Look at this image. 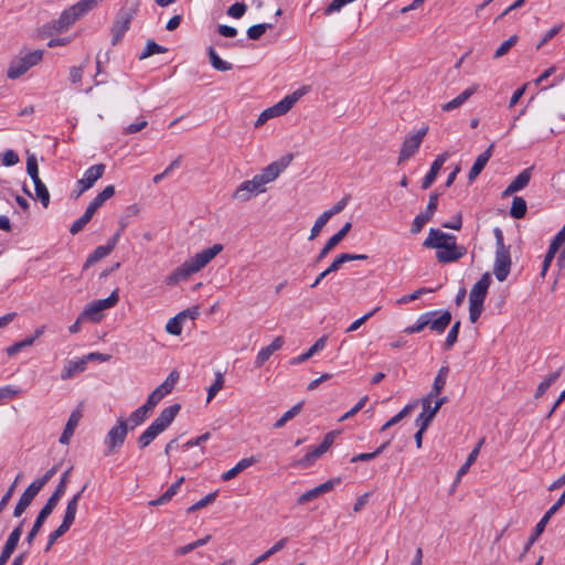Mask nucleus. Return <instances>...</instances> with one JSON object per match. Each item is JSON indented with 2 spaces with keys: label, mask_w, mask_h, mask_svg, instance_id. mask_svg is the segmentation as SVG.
<instances>
[{
  "label": "nucleus",
  "mask_w": 565,
  "mask_h": 565,
  "mask_svg": "<svg viewBox=\"0 0 565 565\" xmlns=\"http://www.w3.org/2000/svg\"><path fill=\"white\" fill-rule=\"evenodd\" d=\"M222 244H214L212 247L196 253L194 256L185 260L167 278L169 285L177 284L180 280L188 279L191 275L203 269L215 256L223 250Z\"/></svg>",
  "instance_id": "nucleus-1"
},
{
  "label": "nucleus",
  "mask_w": 565,
  "mask_h": 565,
  "mask_svg": "<svg viewBox=\"0 0 565 565\" xmlns=\"http://www.w3.org/2000/svg\"><path fill=\"white\" fill-rule=\"evenodd\" d=\"M180 411L179 404L166 407L151 425L139 436L137 443L139 448L148 447L161 433H163L173 422Z\"/></svg>",
  "instance_id": "nucleus-2"
},
{
  "label": "nucleus",
  "mask_w": 565,
  "mask_h": 565,
  "mask_svg": "<svg viewBox=\"0 0 565 565\" xmlns=\"http://www.w3.org/2000/svg\"><path fill=\"white\" fill-rule=\"evenodd\" d=\"M103 1L104 0H79L75 4L65 9L61 13L60 18L52 22L51 28L57 33L67 31L78 19L84 17Z\"/></svg>",
  "instance_id": "nucleus-3"
},
{
  "label": "nucleus",
  "mask_w": 565,
  "mask_h": 565,
  "mask_svg": "<svg viewBox=\"0 0 565 565\" xmlns=\"http://www.w3.org/2000/svg\"><path fill=\"white\" fill-rule=\"evenodd\" d=\"M491 282L489 273H484L482 277L472 286L469 294V319L476 323L483 310V302L488 294Z\"/></svg>",
  "instance_id": "nucleus-4"
},
{
  "label": "nucleus",
  "mask_w": 565,
  "mask_h": 565,
  "mask_svg": "<svg viewBox=\"0 0 565 565\" xmlns=\"http://www.w3.org/2000/svg\"><path fill=\"white\" fill-rule=\"evenodd\" d=\"M119 301L118 289H115L106 299L95 300L88 303L79 315V320L99 322L104 318V311L115 307Z\"/></svg>",
  "instance_id": "nucleus-5"
},
{
  "label": "nucleus",
  "mask_w": 565,
  "mask_h": 565,
  "mask_svg": "<svg viewBox=\"0 0 565 565\" xmlns=\"http://www.w3.org/2000/svg\"><path fill=\"white\" fill-rule=\"evenodd\" d=\"M137 12V6L129 9H120L111 25V44L117 45L130 28V23Z\"/></svg>",
  "instance_id": "nucleus-6"
},
{
  "label": "nucleus",
  "mask_w": 565,
  "mask_h": 565,
  "mask_svg": "<svg viewBox=\"0 0 565 565\" xmlns=\"http://www.w3.org/2000/svg\"><path fill=\"white\" fill-rule=\"evenodd\" d=\"M43 58V51L36 50L29 52L24 56L10 63L7 75L11 79L19 78L25 74L32 66L39 64Z\"/></svg>",
  "instance_id": "nucleus-7"
},
{
  "label": "nucleus",
  "mask_w": 565,
  "mask_h": 565,
  "mask_svg": "<svg viewBox=\"0 0 565 565\" xmlns=\"http://www.w3.org/2000/svg\"><path fill=\"white\" fill-rule=\"evenodd\" d=\"M128 429L127 420L122 417L118 418L117 424L110 428L104 440L107 447L106 456L115 454L124 445Z\"/></svg>",
  "instance_id": "nucleus-8"
},
{
  "label": "nucleus",
  "mask_w": 565,
  "mask_h": 565,
  "mask_svg": "<svg viewBox=\"0 0 565 565\" xmlns=\"http://www.w3.org/2000/svg\"><path fill=\"white\" fill-rule=\"evenodd\" d=\"M428 126L422 127L419 130H417L415 134L406 137L402 143L397 164L403 163L404 161L412 158L419 149L423 139L427 135Z\"/></svg>",
  "instance_id": "nucleus-9"
},
{
  "label": "nucleus",
  "mask_w": 565,
  "mask_h": 565,
  "mask_svg": "<svg viewBox=\"0 0 565 565\" xmlns=\"http://www.w3.org/2000/svg\"><path fill=\"white\" fill-rule=\"evenodd\" d=\"M105 164L98 163L89 167L82 179H79L76 183V198L82 195L85 191L89 190L94 186L95 182L100 179L105 172Z\"/></svg>",
  "instance_id": "nucleus-10"
},
{
  "label": "nucleus",
  "mask_w": 565,
  "mask_h": 565,
  "mask_svg": "<svg viewBox=\"0 0 565 565\" xmlns=\"http://www.w3.org/2000/svg\"><path fill=\"white\" fill-rule=\"evenodd\" d=\"M437 205H438V194L431 193L429 195V200H428L426 210L423 211V213H419L418 215H416V217L414 218V221L412 223L411 232L413 234L419 233L423 230V227L425 226V224L431 220V217L434 216V214L437 210Z\"/></svg>",
  "instance_id": "nucleus-11"
},
{
  "label": "nucleus",
  "mask_w": 565,
  "mask_h": 565,
  "mask_svg": "<svg viewBox=\"0 0 565 565\" xmlns=\"http://www.w3.org/2000/svg\"><path fill=\"white\" fill-rule=\"evenodd\" d=\"M265 190L262 188L257 179L254 177L252 180L242 182L233 193V198L241 202H247L252 198L264 193Z\"/></svg>",
  "instance_id": "nucleus-12"
},
{
  "label": "nucleus",
  "mask_w": 565,
  "mask_h": 565,
  "mask_svg": "<svg viewBox=\"0 0 565 565\" xmlns=\"http://www.w3.org/2000/svg\"><path fill=\"white\" fill-rule=\"evenodd\" d=\"M467 253L466 247L458 246L457 241H451L447 246L437 249L436 258L440 264L457 262Z\"/></svg>",
  "instance_id": "nucleus-13"
},
{
  "label": "nucleus",
  "mask_w": 565,
  "mask_h": 565,
  "mask_svg": "<svg viewBox=\"0 0 565 565\" xmlns=\"http://www.w3.org/2000/svg\"><path fill=\"white\" fill-rule=\"evenodd\" d=\"M451 241H457L455 235L444 233L440 230L430 228L427 238L423 243V246L426 248L441 249Z\"/></svg>",
  "instance_id": "nucleus-14"
},
{
  "label": "nucleus",
  "mask_w": 565,
  "mask_h": 565,
  "mask_svg": "<svg viewBox=\"0 0 565 565\" xmlns=\"http://www.w3.org/2000/svg\"><path fill=\"white\" fill-rule=\"evenodd\" d=\"M282 171V163L279 161L271 162L266 168H264L258 174L254 175L262 188L267 191V185L274 182Z\"/></svg>",
  "instance_id": "nucleus-15"
},
{
  "label": "nucleus",
  "mask_w": 565,
  "mask_h": 565,
  "mask_svg": "<svg viewBox=\"0 0 565 565\" xmlns=\"http://www.w3.org/2000/svg\"><path fill=\"white\" fill-rule=\"evenodd\" d=\"M340 482V479H330L321 484H319L318 487L302 493L298 500H297V503L298 504H305L309 501H312L315 499H317L318 497L327 493V492H330L335 484H338Z\"/></svg>",
  "instance_id": "nucleus-16"
},
{
  "label": "nucleus",
  "mask_w": 565,
  "mask_h": 565,
  "mask_svg": "<svg viewBox=\"0 0 565 565\" xmlns=\"http://www.w3.org/2000/svg\"><path fill=\"white\" fill-rule=\"evenodd\" d=\"M55 507H56V504H54V502H51L50 500H47L45 505L41 509V511L39 512V514H38V516L35 519V522H34L31 531L29 532V534L26 536V542H28L29 545H32L34 537L38 535V533L40 532V530H41L42 525L44 524L45 520L53 512Z\"/></svg>",
  "instance_id": "nucleus-17"
},
{
  "label": "nucleus",
  "mask_w": 565,
  "mask_h": 565,
  "mask_svg": "<svg viewBox=\"0 0 565 565\" xmlns=\"http://www.w3.org/2000/svg\"><path fill=\"white\" fill-rule=\"evenodd\" d=\"M85 489H86V486H84L77 493H75L67 502L65 514H64L63 521L61 523V525L66 527L67 530L71 529V526L73 525V523L75 521L77 509H78V503L82 499V495H83V492L85 491Z\"/></svg>",
  "instance_id": "nucleus-18"
},
{
  "label": "nucleus",
  "mask_w": 565,
  "mask_h": 565,
  "mask_svg": "<svg viewBox=\"0 0 565 565\" xmlns=\"http://www.w3.org/2000/svg\"><path fill=\"white\" fill-rule=\"evenodd\" d=\"M511 269L510 253H495L493 274L499 281H504Z\"/></svg>",
  "instance_id": "nucleus-19"
},
{
  "label": "nucleus",
  "mask_w": 565,
  "mask_h": 565,
  "mask_svg": "<svg viewBox=\"0 0 565 565\" xmlns=\"http://www.w3.org/2000/svg\"><path fill=\"white\" fill-rule=\"evenodd\" d=\"M351 227L352 224L347 222L339 232L331 236L323 248L320 250L317 257V262L322 260L347 236Z\"/></svg>",
  "instance_id": "nucleus-20"
},
{
  "label": "nucleus",
  "mask_w": 565,
  "mask_h": 565,
  "mask_svg": "<svg viewBox=\"0 0 565 565\" xmlns=\"http://www.w3.org/2000/svg\"><path fill=\"white\" fill-rule=\"evenodd\" d=\"M493 149H494V145L491 143L481 154H479L477 157L473 166L471 167V169L469 171L468 178H469L470 182H472L484 169V167L487 166L488 161L490 160V158L492 156Z\"/></svg>",
  "instance_id": "nucleus-21"
},
{
  "label": "nucleus",
  "mask_w": 565,
  "mask_h": 565,
  "mask_svg": "<svg viewBox=\"0 0 565 565\" xmlns=\"http://www.w3.org/2000/svg\"><path fill=\"white\" fill-rule=\"evenodd\" d=\"M87 367L86 360L84 356L78 360L66 361L61 372L62 380H68L74 377L76 374L84 372Z\"/></svg>",
  "instance_id": "nucleus-22"
},
{
  "label": "nucleus",
  "mask_w": 565,
  "mask_h": 565,
  "mask_svg": "<svg viewBox=\"0 0 565 565\" xmlns=\"http://www.w3.org/2000/svg\"><path fill=\"white\" fill-rule=\"evenodd\" d=\"M447 158H448V153L445 152V153L439 154L435 159V161L433 162V164L430 167V170L428 171V173L425 175V178L423 180L422 188L424 190H427L428 188H430L431 184L435 182L437 174L439 173V171H440L443 164L445 163V161L447 160Z\"/></svg>",
  "instance_id": "nucleus-23"
},
{
  "label": "nucleus",
  "mask_w": 565,
  "mask_h": 565,
  "mask_svg": "<svg viewBox=\"0 0 565 565\" xmlns=\"http://www.w3.org/2000/svg\"><path fill=\"white\" fill-rule=\"evenodd\" d=\"M565 503V491L557 499V501L546 511L543 518L539 521L535 526V536H540L544 530L550 519L564 505Z\"/></svg>",
  "instance_id": "nucleus-24"
},
{
  "label": "nucleus",
  "mask_w": 565,
  "mask_h": 565,
  "mask_svg": "<svg viewBox=\"0 0 565 565\" xmlns=\"http://www.w3.org/2000/svg\"><path fill=\"white\" fill-rule=\"evenodd\" d=\"M478 87L479 86L477 84L468 87L462 93H460L456 98H454L452 100L444 104L441 106V109L444 111H451V110H454L456 108H459L461 105H463L478 90Z\"/></svg>",
  "instance_id": "nucleus-25"
},
{
  "label": "nucleus",
  "mask_w": 565,
  "mask_h": 565,
  "mask_svg": "<svg viewBox=\"0 0 565 565\" xmlns=\"http://www.w3.org/2000/svg\"><path fill=\"white\" fill-rule=\"evenodd\" d=\"M81 417H82V414L78 411H75L70 415L68 420L65 425L64 431L62 433L60 440H58L62 445L70 444L71 438L74 435L76 427L78 426Z\"/></svg>",
  "instance_id": "nucleus-26"
},
{
  "label": "nucleus",
  "mask_w": 565,
  "mask_h": 565,
  "mask_svg": "<svg viewBox=\"0 0 565 565\" xmlns=\"http://www.w3.org/2000/svg\"><path fill=\"white\" fill-rule=\"evenodd\" d=\"M282 347V340L280 337H277L268 347L263 348L255 360V366L260 367L264 365L269 358L274 354V352L278 351Z\"/></svg>",
  "instance_id": "nucleus-27"
},
{
  "label": "nucleus",
  "mask_w": 565,
  "mask_h": 565,
  "mask_svg": "<svg viewBox=\"0 0 565 565\" xmlns=\"http://www.w3.org/2000/svg\"><path fill=\"white\" fill-rule=\"evenodd\" d=\"M435 317L436 316H429L428 327L431 331L443 333L451 322V313L446 310L439 317Z\"/></svg>",
  "instance_id": "nucleus-28"
},
{
  "label": "nucleus",
  "mask_w": 565,
  "mask_h": 565,
  "mask_svg": "<svg viewBox=\"0 0 565 565\" xmlns=\"http://www.w3.org/2000/svg\"><path fill=\"white\" fill-rule=\"evenodd\" d=\"M255 462H256V459L254 457L243 458L232 469L224 472L222 475V479L224 481H228V480L235 478L238 473H241L248 467L253 466Z\"/></svg>",
  "instance_id": "nucleus-29"
},
{
  "label": "nucleus",
  "mask_w": 565,
  "mask_h": 565,
  "mask_svg": "<svg viewBox=\"0 0 565 565\" xmlns=\"http://www.w3.org/2000/svg\"><path fill=\"white\" fill-rule=\"evenodd\" d=\"M152 411L145 404L134 411L127 420V425L130 424V429L141 425L149 416Z\"/></svg>",
  "instance_id": "nucleus-30"
},
{
  "label": "nucleus",
  "mask_w": 565,
  "mask_h": 565,
  "mask_svg": "<svg viewBox=\"0 0 565 565\" xmlns=\"http://www.w3.org/2000/svg\"><path fill=\"white\" fill-rule=\"evenodd\" d=\"M113 249L114 248L111 247V245H108V244L96 247L94 249V252L88 255V257H87V259H86V262L84 264V269H87L88 267H90L95 263H97L100 259H103L106 256H108L113 252Z\"/></svg>",
  "instance_id": "nucleus-31"
},
{
  "label": "nucleus",
  "mask_w": 565,
  "mask_h": 565,
  "mask_svg": "<svg viewBox=\"0 0 565 565\" xmlns=\"http://www.w3.org/2000/svg\"><path fill=\"white\" fill-rule=\"evenodd\" d=\"M282 115V100L275 104L273 107L265 109L255 122V127L258 128L267 122L269 119L279 117Z\"/></svg>",
  "instance_id": "nucleus-32"
},
{
  "label": "nucleus",
  "mask_w": 565,
  "mask_h": 565,
  "mask_svg": "<svg viewBox=\"0 0 565 565\" xmlns=\"http://www.w3.org/2000/svg\"><path fill=\"white\" fill-rule=\"evenodd\" d=\"M326 344H327V337L323 335L320 339H318L316 341V343L308 349L307 352H305L301 355H299L298 358L291 360L290 363L297 364V363L305 362L306 360L310 359L315 353L323 350Z\"/></svg>",
  "instance_id": "nucleus-33"
},
{
  "label": "nucleus",
  "mask_w": 565,
  "mask_h": 565,
  "mask_svg": "<svg viewBox=\"0 0 565 565\" xmlns=\"http://www.w3.org/2000/svg\"><path fill=\"white\" fill-rule=\"evenodd\" d=\"M331 446L322 440V443L316 447L312 451L308 452L303 458H301L298 463L305 467H308L313 463L319 457H321Z\"/></svg>",
  "instance_id": "nucleus-34"
},
{
  "label": "nucleus",
  "mask_w": 565,
  "mask_h": 565,
  "mask_svg": "<svg viewBox=\"0 0 565 565\" xmlns=\"http://www.w3.org/2000/svg\"><path fill=\"white\" fill-rule=\"evenodd\" d=\"M331 446L322 440V443L316 447L312 451L308 452L303 458H301L298 463L305 467H308L313 463L319 457H321Z\"/></svg>",
  "instance_id": "nucleus-35"
},
{
  "label": "nucleus",
  "mask_w": 565,
  "mask_h": 565,
  "mask_svg": "<svg viewBox=\"0 0 565 565\" xmlns=\"http://www.w3.org/2000/svg\"><path fill=\"white\" fill-rule=\"evenodd\" d=\"M207 54H209L210 63L214 70L221 71V72H226V71H231L233 68V64L230 62L223 61L218 56V54L216 53L214 47L210 46L207 49Z\"/></svg>",
  "instance_id": "nucleus-36"
},
{
  "label": "nucleus",
  "mask_w": 565,
  "mask_h": 565,
  "mask_svg": "<svg viewBox=\"0 0 565 565\" xmlns=\"http://www.w3.org/2000/svg\"><path fill=\"white\" fill-rule=\"evenodd\" d=\"M72 468L67 469L61 477V480L55 489V491L52 493V495L49 498L51 502H54V504L57 505L61 498L65 494L67 483H68V477L71 473Z\"/></svg>",
  "instance_id": "nucleus-37"
},
{
  "label": "nucleus",
  "mask_w": 565,
  "mask_h": 565,
  "mask_svg": "<svg viewBox=\"0 0 565 565\" xmlns=\"http://www.w3.org/2000/svg\"><path fill=\"white\" fill-rule=\"evenodd\" d=\"M436 315L437 311H429L420 315L413 326L405 328L404 332L408 334L422 332L426 327H428L429 316Z\"/></svg>",
  "instance_id": "nucleus-38"
},
{
  "label": "nucleus",
  "mask_w": 565,
  "mask_h": 565,
  "mask_svg": "<svg viewBox=\"0 0 565 565\" xmlns=\"http://www.w3.org/2000/svg\"><path fill=\"white\" fill-rule=\"evenodd\" d=\"M309 92H310V86L309 85H303L300 88H298L297 90H295L294 93L285 96V114L288 110H290L295 106V104L301 97H303L306 94H308Z\"/></svg>",
  "instance_id": "nucleus-39"
},
{
  "label": "nucleus",
  "mask_w": 565,
  "mask_h": 565,
  "mask_svg": "<svg viewBox=\"0 0 565 565\" xmlns=\"http://www.w3.org/2000/svg\"><path fill=\"white\" fill-rule=\"evenodd\" d=\"M563 367H559L557 371L551 373L544 381H542L535 392V398L542 397L545 392L551 387V385L559 377Z\"/></svg>",
  "instance_id": "nucleus-40"
},
{
  "label": "nucleus",
  "mask_w": 565,
  "mask_h": 565,
  "mask_svg": "<svg viewBox=\"0 0 565 565\" xmlns=\"http://www.w3.org/2000/svg\"><path fill=\"white\" fill-rule=\"evenodd\" d=\"M526 214V202L521 196H515L512 201L510 215L516 220L524 217Z\"/></svg>",
  "instance_id": "nucleus-41"
},
{
  "label": "nucleus",
  "mask_w": 565,
  "mask_h": 565,
  "mask_svg": "<svg viewBox=\"0 0 565 565\" xmlns=\"http://www.w3.org/2000/svg\"><path fill=\"white\" fill-rule=\"evenodd\" d=\"M178 379H179L178 372L172 371L168 375V377L164 380V382L157 387V391H159V393L166 397L173 390Z\"/></svg>",
  "instance_id": "nucleus-42"
},
{
  "label": "nucleus",
  "mask_w": 565,
  "mask_h": 565,
  "mask_svg": "<svg viewBox=\"0 0 565 565\" xmlns=\"http://www.w3.org/2000/svg\"><path fill=\"white\" fill-rule=\"evenodd\" d=\"M415 407V404L406 405L402 411H399L395 416H393L390 420H387L381 428V431H385L390 427L398 424L403 418H405Z\"/></svg>",
  "instance_id": "nucleus-43"
},
{
  "label": "nucleus",
  "mask_w": 565,
  "mask_h": 565,
  "mask_svg": "<svg viewBox=\"0 0 565 565\" xmlns=\"http://www.w3.org/2000/svg\"><path fill=\"white\" fill-rule=\"evenodd\" d=\"M436 414L431 409V404H429V408H423V412L417 416L415 420L416 426H422V430H426Z\"/></svg>",
  "instance_id": "nucleus-44"
},
{
  "label": "nucleus",
  "mask_w": 565,
  "mask_h": 565,
  "mask_svg": "<svg viewBox=\"0 0 565 565\" xmlns=\"http://www.w3.org/2000/svg\"><path fill=\"white\" fill-rule=\"evenodd\" d=\"M35 186L36 198L41 201L44 207H47L50 204V193L46 185L40 180L33 181Z\"/></svg>",
  "instance_id": "nucleus-45"
},
{
  "label": "nucleus",
  "mask_w": 565,
  "mask_h": 565,
  "mask_svg": "<svg viewBox=\"0 0 565 565\" xmlns=\"http://www.w3.org/2000/svg\"><path fill=\"white\" fill-rule=\"evenodd\" d=\"M532 170H533V168L524 169V170H523L520 174H518V175L515 177V179L511 182V183L515 186V189H516L518 191H520V190L524 189V188L529 184V182H530V180H531V175H532Z\"/></svg>",
  "instance_id": "nucleus-46"
},
{
  "label": "nucleus",
  "mask_w": 565,
  "mask_h": 565,
  "mask_svg": "<svg viewBox=\"0 0 565 565\" xmlns=\"http://www.w3.org/2000/svg\"><path fill=\"white\" fill-rule=\"evenodd\" d=\"M167 49L157 44L153 41H148L143 52L139 55V60H145L153 54L166 53Z\"/></svg>",
  "instance_id": "nucleus-47"
},
{
  "label": "nucleus",
  "mask_w": 565,
  "mask_h": 565,
  "mask_svg": "<svg viewBox=\"0 0 565 565\" xmlns=\"http://www.w3.org/2000/svg\"><path fill=\"white\" fill-rule=\"evenodd\" d=\"M216 497H217V492L209 493L203 499L199 500L196 503H194L191 507H189L186 509V512L188 513H194V512L205 508L206 505L213 503L215 501Z\"/></svg>",
  "instance_id": "nucleus-48"
},
{
  "label": "nucleus",
  "mask_w": 565,
  "mask_h": 565,
  "mask_svg": "<svg viewBox=\"0 0 565 565\" xmlns=\"http://www.w3.org/2000/svg\"><path fill=\"white\" fill-rule=\"evenodd\" d=\"M519 38L518 35H511L507 41H504L499 47L498 50L495 51L494 53V58H500L502 56H504L509 51L510 49L516 44Z\"/></svg>",
  "instance_id": "nucleus-49"
},
{
  "label": "nucleus",
  "mask_w": 565,
  "mask_h": 565,
  "mask_svg": "<svg viewBox=\"0 0 565 565\" xmlns=\"http://www.w3.org/2000/svg\"><path fill=\"white\" fill-rule=\"evenodd\" d=\"M330 220V217L323 212L315 222L312 228H311V232H310V235H309V239H313L316 238L320 232L322 231V228L324 227V225L328 223V221Z\"/></svg>",
  "instance_id": "nucleus-50"
},
{
  "label": "nucleus",
  "mask_w": 565,
  "mask_h": 565,
  "mask_svg": "<svg viewBox=\"0 0 565 565\" xmlns=\"http://www.w3.org/2000/svg\"><path fill=\"white\" fill-rule=\"evenodd\" d=\"M459 330H460V321H456L447 334V338L445 341L446 350L451 349L454 347V344L457 342Z\"/></svg>",
  "instance_id": "nucleus-51"
},
{
  "label": "nucleus",
  "mask_w": 565,
  "mask_h": 565,
  "mask_svg": "<svg viewBox=\"0 0 565 565\" xmlns=\"http://www.w3.org/2000/svg\"><path fill=\"white\" fill-rule=\"evenodd\" d=\"M26 171L32 181L40 180L38 160L34 154H29L26 159Z\"/></svg>",
  "instance_id": "nucleus-52"
},
{
  "label": "nucleus",
  "mask_w": 565,
  "mask_h": 565,
  "mask_svg": "<svg viewBox=\"0 0 565 565\" xmlns=\"http://www.w3.org/2000/svg\"><path fill=\"white\" fill-rule=\"evenodd\" d=\"M224 377L221 373H216L214 383L209 387L207 391V403L223 388Z\"/></svg>",
  "instance_id": "nucleus-53"
},
{
  "label": "nucleus",
  "mask_w": 565,
  "mask_h": 565,
  "mask_svg": "<svg viewBox=\"0 0 565 565\" xmlns=\"http://www.w3.org/2000/svg\"><path fill=\"white\" fill-rule=\"evenodd\" d=\"M22 535V524H19L13 531L9 534L8 540L4 544L6 547L15 550L20 539Z\"/></svg>",
  "instance_id": "nucleus-54"
},
{
  "label": "nucleus",
  "mask_w": 565,
  "mask_h": 565,
  "mask_svg": "<svg viewBox=\"0 0 565 565\" xmlns=\"http://www.w3.org/2000/svg\"><path fill=\"white\" fill-rule=\"evenodd\" d=\"M182 320L178 316L169 319L166 324V331L172 335H180L182 332Z\"/></svg>",
  "instance_id": "nucleus-55"
},
{
  "label": "nucleus",
  "mask_w": 565,
  "mask_h": 565,
  "mask_svg": "<svg viewBox=\"0 0 565 565\" xmlns=\"http://www.w3.org/2000/svg\"><path fill=\"white\" fill-rule=\"evenodd\" d=\"M40 490L35 487V484L31 483L22 493L19 501H21L25 505H30L33 499L38 495Z\"/></svg>",
  "instance_id": "nucleus-56"
},
{
  "label": "nucleus",
  "mask_w": 565,
  "mask_h": 565,
  "mask_svg": "<svg viewBox=\"0 0 565 565\" xmlns=\"http://www.w3.org/2000/svg\"><path fill=\"white\" fill-rule=\"evenodd\" d=\"M115 194V186L107 185L100 193L96 195L93 202L100 207L108 199Z\"/></svg>",
  "instance_id": "nucleus-57"
},
{
  "label": "nucleus",
  "mask_w": 565,
  "mask_h": 565,
  "mask_svg": "<svg viewBox=\"0 0 565 565\" xmlns=\"http://www.w3.org/2000/svg\"><path fill=\"white\" fill-rule=\"evenodd\" d=\"M448 375H449V366H447V365L441 366L437 373V376L434 380L433 386L444 390Z\"/></svg>",
  "instance_id": "nucleus-58"
},
{
  "label": "nucleus",
  "mask_w": 565,
  "mask_h": 565,
  "mask_svg": "<svg viewBox=\"0 0 565 565\" xmlns=\"http://www.w3.org/2000/svg\"><path fill=\"white\" fill-rule=\"evenodd\" d=\"M247 6L244 2H236L228 8L227 14L234 19H239L245 14Z\"/></svg>",
  "instance_id": "nucleus-59"
},
{
  "label": "nucleus",
  "mask_w": 565,
  "mask_h": 565,
  "mask_svg": "<svg viewBox=\"0 0 565 565\" xmlns=\"http://www.w3.org/2000/svg\"><path fill=\"white\" fill-rule=\"evenodd\" d=\"M1 162L6 167L14 166L19 162V156L13 150H7L0 156Z\"/></svg>",
  "instance_id": "nucleus-60"
},
{
  "label": "nucleus",
  "mask_w": 565,
  "mask_h": 565,
  "mask_svg": "<svg viewBox=\"0 0 565 565\" xmlns=\"http://www.w3.org/2000/svg\"><path fill=\"white\" fill-rule=\"evenodd\" d=\"M32 344H33V339L26 338L22 341L15 342L12 345L8 347L7 353H8V355L12 356V355L17 354L18 352H20L23 348L30 347Z\"/></svg>",
  "instance_id": "nucleus-61"
},
{
  "label": "nucleus",
  "mask_w": 565,
  "mask_h": 565,
  "mask_svg": "<svg viewBox=\"0 0 565 565\" xmlns=\"http://www.w3.org/2000/svg\"><path fill=\"white\" fill-rule=\"evenodd\" d=\"M381 309V307L374 308L372 311L365 313L363 317L359 318L354 322L351 323V326L347 329V332H353L358 330L365 321H367L371 317L374 316L375 312H377Z\"/></svg>",
  "instance_id": "nucleus-62"
},
{
  "label": "nucleus",
  "mask_w": 565,
  "mask_h": 565,
  "mask_svg": "<svg viewBox=\"0 0 565 565\" xmlns=\"http://www.w3.org/2000/svg\"><path fill=\"white\" fill-rule=\"evenodd\" d=\"M68 530L62 525H60L55 531H53L50 535H49V541H47V544H46V547H45V551L49 552L52 546L55 544V542L61 537L63 536Z\"/></svg>",
  "instance_id": "nucleus-63"
},
{
  "label": "nucleus",
  "mask_w": 565,
  "mask_h": 565,
  "mask_svg": "<svg viewBox=\"0 0 565 565\" xmlns=\"http://www.w3.org/2000/svg\"><path fill=\"white\" fill-rule=\"evenodd\" d=\"M349 200H350V195L343 196L330 210L324 211V213L331 218L333 215H335L344 210Z\"/></svg>",
  "instance_id": "nucleus-64"
}]
</instances>
